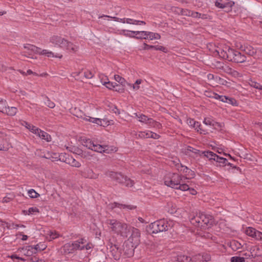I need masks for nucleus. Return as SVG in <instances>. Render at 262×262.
<instances>
[{
    "label": "nucleus",
    "instance_id": "1",
    "mask_svg": "<svg viewBox=\"0 0 262 262\" xmlns=\"http://www.w3.org/2000/svg\"><path fill=\"white\" fill-rule=\"evenodd\" d=\"M214 54L215 56L218 55L223 59L235 63H243L246 60V57L244 55L226 45L217 47Z\"/></svg>",
    "mask_w": 262,
    "mask_h": 262
},
{
    "label": "nucleus",
    "instance_id": "2",
    "mask_svg": "<svg viewBox=\"0 0 262 262\" xmlns=\"http://www.w3.org/2000/svg\"><path fill=\"white\" fill-rule=\"evenodd\" d=\"M186 178L185 176H183L181 174L169 172L164 178V184L172 188L186 191L189 189V185L184 181V178Z\"/></svg>",
    "mask_w": 262,
    "mask_h": 262
},
{
    "label": "nucleus",
    "instance_id": "3",
    "mask_svg": "<svg viewBox=\"0 0 262 262\" xmlns=\"http://www.w3.org/2000/svg\"><path fill=\"white\" fill-rule=\"evenodd\" d=\"M191 224L201 229H208L213 225V218L212 215L203 212H199L190 220Z\"/></svg>",
    "mask_w": 262,
    "mask_h": 262
},
{
    "label": "nucleus",
    "instance_id": "4",
    "mask_svg": "<svg viewBox=\"0 0 262 262\" xmlns=\"http://www.w3.org/2000/svg\"><path fill=\"white\" fill-rule=\"evenodd\" d=\"M104 174L118 184L127 187L134 186L135 182L120 172H116L109 170L105 171Z\"/></svg>",
    "mask_w": 262,
    "mask_h": 262
},
{
    "label": "nucleus",
    "instance_id": "5",
    "mask_svg": "<svg viewBox=\"0 0 262 262\" xmlns=\"http://www.w3.org/2000/svg\"><path fill=\"white\" fill-rule=\"evenodd\" d=\"M174 225L172 220L161 219L157 220L149 225V228L152 233L165 232L171 229Z\"/></svg>",
    "mask_w": 262,
    "mask_h": 262
},
{
    "label": "nucleus",
    "instance_id": "6",
    "mask_svg": "<svg viewBox=\"0 0 262 262\" xmlns=\"http://www.w3.org/2000/svg\"><path fill=\"white\" fill-rule=\"evenodd\" d=\"M50 41L55 46L64 49L71 53H76L78 49L77 46L61 36L54 35L50 38Z\"/></svg>",
    "mask_w": 262,
    "mask_h": 262
},
{
    "label": "nucleus",
    "instance_id": "7",
    "mask_svg": "<svg viewBox=\"0 0 262 262\" xmlns=\"http://www.w3.org/2000/svg\"><path fill=\"white\" fill-rule=\"evenodd\" d=\"M75 251L90 250L93 248V244L90 242H87L84 238H80L73 242Z\"/></svg>",
    "mask_w": 262,
    "mask_h": 262
},
{
    "label": "nucleus",
    "instance_id": "8",
    "mask_svg": "<svg viewBox=\"0 0 262 262\" xmlns=\"http://www.w3.org/2000/svg\"><path fill=\"white\" fill-rule=\"evenodd\" d=\"M106 223L108 225V227L111 229L112 231L118 234H120L123 223H121L115 219H107Z\"/></svg>",
    "mask_w": 262,
    "mask_h": 262
},
{
    "label": "nucleus",
    "instance_id": "9",
    "mask_svg": "<svg viewBox=\"0 0 262 262\" xmlns=\"http://www.w3.org/2000/svg\"><path fill=\"white\" fill-rule=\"evenodd\" d=\"M234 2L231 0H216L215 6L221 9L229 8V10H225L227 12L231 11L232 7L234 5Z\"/></svg>",
    "mask_w": 262,
    "mask_h": 262
},
{
    "label": "nucleus",
    "instance_id": "10",
    "mask_svg": "<svg viewBox=\"0 0 262 262\" xmlns=\"http://www.w3.org/2000/svg\"><path fill=\"white\" fill-rule=\"evenodd\" d=\"M112 255L115 260H119L123 256L122 249L117 244H112L111 246Z\"/></svg>",
    "mask_w": 262,
    "mask_h": 262
},
{
    "label": "nucleus",
    "instance_id": "11",
    "mask_svg": "<svg viewBox=\"0 0 262 262\" xmlns=\"http://www.w3.org/2000/svg\"><path fill=\"white\" fill-rule=\"evenodd\" d=\"M24 48L29 51H30L32 52L37 53L40 55H45L46 56L47 55L49 51L47 50H41L40 48L31 44L25 45L24 46Z\"/></svg>",
    "mask_w": 262,
    "mask_h": 262
},
{
    "label": "nucleus",
    "instance_id": "12",
    "mask_svg": "<svg viewBox=\"0 0 262 262\" xmlns=\"http://www.w3.org/2000/svg\"><path fill=\"white\" fill-rule=\"evenodd\" d=\"M203 123L207 125H209L214 128L216 127L221 128L222 127L221 123L215 121L212 117L205 118Z\"/></svg>",
    "mask_w": 262,
    "mask_h": 262
},
{
    "label": "nucleus",
    "instance_id": "13",
    "mask_svg": "<svg viewBox=\"0 0 262 262\" xmlns=\"http://www.w3.org/2000/svg\"><path fill=\"white\" fill-rule=\"evenodd\" d=\"M182 152L184 154L186 155H189V156H191L190 153L192 152L195 155H200V150L199 149H196L190 146H186V147H184L182 149Z\"/></svg>",
    "mask_w": 262,
    "mask_h": 262
},
{
    "label": "nucleus",
    "instance_id": "14",
    "mask_svg": "<svg viewBox=\"0 0 262 262\" xmlns=\"http://www.w3.org/2000/svg\"><path fill=\"white\" fill-rule=\"evenodd\" d=\"M72 243H68L65 244L62 247L63 253L66 254L74 253L75 249Z\"/></svg>",
    "mask_w": 262,
    "mask_h": 262
},
{
    "label": "nucleus",
    "instance_id": "15",
    "mask_svg": "<svg viewBox=\"0 0 262 262\" xmlns=\"http://www.w3.org/2000/svg\"><path fill=\"white\" fill-rule=\"evenodd\" d=\"M131 228L132 227L123 223L121 227V232L119 235L121 236L127 237L130 232Z\"/></svg>",
    "mask_w": 262,
    "mask_h": 262
},
{
    "label": "nucleus",
    "instance_id": "16",
    "mask_svg": "<svg viewBox=\"0 0 262 262\" xmlns=\"http://www.w3.org/2000/svg\"><path fill=\"white\" fill-rule=\"evenodd\" d=\"M241 48L245 53L249 56H253L256 53V50L250 45H244Z\"/></svg>",
    "mask_w": 262,
    "mask_h": 262
},
{
    "label": "nucleus",
    "instance_id": "17",
    "mask_svg": "<svg viewBox=\"0 0 262 262\" xmlns=\"http://www.w3.org/2000/svg\"><path fill=\"white\" fill-rule=\"evenodd\" d=\"M130 232H132V234L129 239H132L133 241L134 240L135 242H138L140 236V230L137 228L132 227Z\"/></svg>",
    "mask_w": 262,
    "mask_h": 262
},
{
    "label": "nucleus",
    "instance_id": "18",
    "mask_svg": "<svg viewBox=\"0 0 262 262\" xmlns=\"http://www.w3.org/2000/svg\"><path fill=\"white\" fill-rule=\"evenodd\" d=\"M17 112V108L16 107H5L2 111V113H5L8 116H13L16 115Z\"/></svg>",
    "mask_w": 262,
    "mask_h": 262
},
{
    "label": "nucleus",
    "instance_id": "19",
    "mask_svg": "<svg viewBox=\"0 0 262 262\" xmlns=\"http://www.w3.org/2000/svg\"><path fill=\"white\" fill-rule=\"evenodd\" d=\"M132 33L135 35V38L137 39H147L148 38V31H132Z\"/></svg>",
    "mask_w": 262,
    "mask_h": 262
},
{
    "label": "nucleus",
    "instance_id": "20",
    "mask_svg": "<svg viewBox=\"0 0 262 262\" xmlns=\"http://www.w3.org/2000/svg\"><path fill=\"white\" fill-rule=\"evenodd\" d=\"M113 207H118L120 209H124L127 210H134L136 208V206L132 205H125L123 204H120L117 202H114L113 204Z\"/></svg>",
    "mask_w": 262,
    "mask_h": 262
},
{
    "label": "nucleus",
    "instance_id": "21",
    "mask_svg": "<svg viewBox=\"0 0 262 262\" xmlns=\"http://www.w3.org/2000/svg\"><path fill=\"white\" fill-rule=\"evenodd\" d=\"M107 147V146L106 145H101L98 144H95L94 145V147L92 149V150H94L96 152H106L108 153V149L106 148Z\"/></svg>",
    "mask_w": 262,
    "mask_h": 262
},
{
    "label": "nucleus",
    "instance_id": "22",
    "mask_svg": "<svg viewBox=\"0 0 262 262\" xmlns=\"http://www.w3.org/2000/svg\"><path fill=\"white\" fill-rule=\"evenodd\" d=\"M123 257H129L133 255L134 250L132 248H127V245L123 246V249H122Z\"/></svg>",
    "mask_w": 262,
    "mask_h": 262
},
{
    "label": "nucleus",
    "instance_id": "23",
    "mask_svg": "<svg viewBox=\"0 0 262 262\" xmlns=\"http://www.w3.org/2000/svg\"><path fill=\"white\" fill-rule=\"evenodd\" d=\"M22 250L24 253V254L27 256H32L33 254L36 253L33 246H26L23 248Z\"/></svg>",
    "mask_w": 262,
    "mask_h": 262
},
{
    "label": "nucleus",
    "instance_id": "24",
    "mask_svg": "<svg viewBox=\"0 0 262 262\" xmlns=\"http://www.w3.org/2000/svg\"><path fill=\"white\" fill-rule=\"evenodd\" d=\"M139 121L149 124L154 122V119L150 118H148L147 116L144 114H141L139 115Z\"/></svg>",
    "mask_w": 262,
    "mask_h": 262
},
{
    "label": "nucleus",
    "instance_id": "25",
    "mask_svg": "<svg viewBox=\"0 0 262 262\" xmlns=\"http://www.w3.org/2000/svg\"><path fill=\"white\" fill-rule=\"evenodd\" d=\"M258 230L251 227L247 228L245 231V233L247 235L255 238V239L256 238L257 233H258Z\"/></svg>",
    "mask_w": 262,
    "mask_h": 262
},
{
    "label": "nucleus",
    "instance_id": "26",
    "mask_svg": "<svg viewBox=\"0 0 262 262\" xmlns=\"http://www.w3.org/2000/svg\"><path fill=\"white\" fill-rule=\"evenodd\" d=\"M81 143L82 145L91 150H92L94 145V143L91 140L86 138L81 139Z\"/></svg>",
    "mask_w": 262,
    "mask_h": 262
},
{
    "label": "nucleus",
    "instance_id": "27",
    "mask_svg": "<svg viewBox=\"0 0 262 262\" xmlns=\"http://www.w3.org/2000/svg\"><path fill=\"white\" fill-rule=\"evenodd\" d=\"M37 135L42 139L46 140L47 142H49L51 140V137L47 133L39 129L38 133Z\"/></svg>",
    "mask_w": 262,
    "mask_h": 262
},
{
    "label": "nucleus",
    "instance_id": "28",
    "mask_svg": "<svg viewBox=\"0 0 262 262\" xmlns=\"http://www.w3.org/2000/svg\"><path fill=\"white\" fill-rule=\"evenodd\" d=\"M202 154H203L204 156L209 159V160L215 161V159L217 155L211 151H204L202 152Z\"/></svg>",
    "mask_w": 262,
    "mask_h": 262
},
{
    "label": "nucleus",
    "instance_id": "29",
    "mask_svg": "<svg viewBox=\"0 0 262 262\" xmlns=\"http://www.w3.org/2000/svg\"><path fill=\"white\" fill-rule=\"evenodd\" d=\"M66 162L71 166L75 167H79L81 166V164L72 157L67 158Z\"/></svg>",
    "mask_w": 262,
    "mask_h": 262
},
{
    "label": "nucleus",
    "instance_id": "30",
    "mask_svg": "<svg viewBox=\"0 0 262 262\" xmlns=\"http://www.w3.org/2000/svg\"><path fill=\"white\" fill-rule=\"evenodd\" d=\"M215 161L217 163V164L216 165L217 166H224L227 164V159L217 155Z\"/></svg>",
    "mask_w": 262,
    "mask_h": 262
},
{
    "label": "nucleus",
    "instance_id": "31",
    "mask_svg": "<svg viewBox=\"0 0 262 262\" xmlns=\"http://www.w3.org/2000/svg\"><path fill=\"white\" fill-rule=\"evenodd\" d=\"M9 148L8 142L2 136H0V150H7Z\"/></svg>",
    "mask_w": 262,
    "mask_h": 262
},
{
    "label": "nucleus",
    "instance_id": "32",
    "mask_svg": "<svg viewBox=\"0 0 262 262\" xmlns=\"http://www.w3.org/2000/svg\"><path fill=\"white\" fill-rule=\"evenodd\" d=\"M47 245L44 243H39L35 246H33L35 251L36 253L38 251H42L45 250L47 248Z\"/></svg>",
    "mask_w": 262,
    "mask_h": 262
},
{
    "label": "nucleus",
    "instance_id": "33",
    "mask_svg": "<svg viewBox=\"0 0 262 262\" xmlns=\"http://www.w3.org/2000/svg\"><path fill=\"white\" fill-rule=\"evenodd\" d=\"M230 246L234 251H236L242 248L241 244L236 241H232L231 242Z\"/></svg>",
    "mask_w": 262,
    "mask_h": 262
},
{
    "label": "nucleus",
    "instance_id": "34",
    "mask_svg": "<svg viewBox=\"0 0 262 262\" xmlns=\"http://www.w3.org/2000/svg\"><path fill=\"white\" fill-rule=\"evenodd\" d=\"M84 176L90 179H96L98 178V174L95 173L92 169H88Z\"/></svg>",
    "mask_w": 262,
    "mask_h": 262
},
{
    "label": "nucleus",
    "instance_id": "35",
    "mask_svg": "<svg viewBox=\"0 0 262 262\" xmlns=\"http://www.w3.org/2000/svg\"><path fill=\"white\" fill-rule=\"evenodd\" d=\"M44 103L47 106L51 108H53L55 106L54 102L52 101L47 96H44Z\"/></svg>",
    "mask_w": 262,
    "mask_h": 262
},
{
    "label": "nucleus",
    "instance_id": "36",
    "mask_svg": "<svg viewBox=\"0 0 262 262\" xmlns=\"http://www.w3.org/2000/svg\"><path fill=\"white\" fill-rule=\"evenodd\" d=\"M191 258L189 256L185 255H179L177 257V261L178 262H190Z\"/></svg>",
    "mask_w": 262,
    "mask_h": 262
},
{
    "label": "nucleus",
    "instance_id": "37",
    "mask_svg": "<svg viewBox=\"0 0 262 262\" xmlns=\"http://www.w3.org/2000/svg\"><path fill=\"white\" fill-rule=\"evenodd\" d=\"M23 213L25 215H30L33 214L36 212H39V210L36 207H30L27 210H23Z\"/></svg>",
    "mask_w": 262,
    "mask_h": 262
},
{
    "label": "nucleus",
    "instance_id": "38",
    "mask_svg": "<svg viewBox=\"0 0 262 262\" xmlns=\"http://www.w3.org/2000/svg\"><path fill=\"white\" fill-rule=\"evenodd\" d=\"M133 31L127 30H122L120 33V35H124L126 37H128L130 38H135V35H133V33H132Z\"/></svg>",
    "mask_w": 262,
    "mask_h": 262
},
{
    "label": "nucleus",
    "instance_id": "39",
    "mask_svg": "<svg viewBox=\"0 0 262 262\" xmlns=\"http://www.w3.org/2000/svg\"><path fill=\"white\" fill-rule=\"evenodd\" d=\"M27 126V128H28L32 133L35 134H36L37 133H38V132L39 130L40 129H39L38 128L36 127V126L33 125H31L30 124H29L27 122H25Z\"/></svg>",
    "mask_w": 262,
    "mask_h": 262
},
{
    "label": "nucleus",
    "instance_id": "40",
    "mask_svg": "<svg viewBox=\"0 0 262 262\" xmlns=\"http://www.w3.org/2000/svg\"><path fill=\"white\" fill-rule=\"evenodd\" d=\"M147 34H148V38H149L150 40L159 39L161 38L160 35L157 33H154V32L148 31Z\"/></svg>",
    "mask_w": 262,
    "mask_h": 262
},
{
    "label": "nucleus",
    "instance_id": "41",
    "mask_svg": "<svg viewBox=\"0 0 262 262\" xmlns=\"http://www.w3.org/2000/svg\"><path fill=\"white\" fill-rule=\"evenodd\" d=\"M104 17L111 18L113 19L116 21L121 22V23H122L124 24L125 23V18H119L117 17H112V16H111L109 15H102L99 16V18H102V17Z\"/></svg>",
    "mask_w": 262,
    "mask_h": 262
},
{
    "label": "nucleus",
    "instance_id": "42",
    "mask_svg": "<svg viewBox=\"0 0 262 262\" xmlns=\"http://www.w3.org/2000/svg\"><path fill=\"white\" fill-rule=\"evenodd\" d=\"M224 102H226L228 104H232L233 106L237 105V102L234 98L229 97L227 96V99L224 100Z\"/></svg>",
    "mask_w": 262,
    "mask_h": 262
},
{
    "label": "nucleus",
    "instance_id": "43",
    "mask_svg": "<svg viewBox=\"0 0 262 262\" xmlns=\"http://www.w3.org/2000/svg\"><path fill=\"white\" fill-rule=\"evenodd\" d=\"M114 90L119 93H122L124 92V85L118 84L115 83Z\"/></svg>",
    "mask_w": 262,
    "mask_h": 262
},
{
    "label": "nucleus",
    "instance_id": "44",
    "mask_svg": "<svg viewBox=\"0 0 262 262\" xmlns=\"http://www.w3.org/2000/svg\"><path fill=\"white\" fill-rule=\"evenodd\" d=\"M28 194L31 198L35 199L39 196V194L36 192L33 189H31L28 191Z\"/></svg>",
    "mask_w": 262,
    "mask_h": 262
},
{
    "label": "nucleus",
    "instance_id": "45",
    "mask_svg": "<svg viewBox=\"0 0 262 262\" xmlns=\"http://www.w3.org/2000/svg\"><path fill=\"white\" fill-rule=\"evenodd\" d=\"M102 84L105 85L107 89L110 90H114V85L116 82H112L110 81H103L102 79L101 80Z\"/></svg>",
    "mask_w": 262,
    "mask_h": 262
},
{
    "label": "nucleus",
    "instance_id": "46",
    "mask_svg": "<svg viewBox=\"0 0 262 262\" xmlns=\"http://www.w3.org/2000/svg\"><path fill=\"white\" fill-rule=\"evenodd\" d=\"M114 78L115 80L119 83L121 85H124L125 84V83L126 82L124 78H122L119 75H114Z\"/></svg>",
    "mask_w": 262,
    "mask_h": 262
},
{
    "label": "nucleus",
    "instance_id": "47",
    "mask_svg": "<svg viewBox=\"0 0 262 262\" xmlns=\"http://www.w3.org/2000/svg\"><path fill=\"white\" fill-rule=\"evenodd\" d=\"M231 262H245V259L243 257L233 256L231 258Z\"/></svg>",
    "mask_w": 262,
    "mask_h": 262
},
{
    "label": "nucleus",
    "instance_id": "48",
    "mask_svg": "<svg viewBox=\"0 0 262 262\" xmlns=\"http://www.w3.org/2000/svg\"><path fill=\"white\" fill-rule=\"evenodd\" d=\"M195 176V174L194 171H192V170H191L190 169L189 171H188V173H187V174L186 176H185L186 178H184V181H185L186 180L192 179V178H194Z\"/></svg>",
    "mask_w": 262,
    "mask_h": 262
},
{
    "label": "nucleus",
    "instance_id": "49",
    "mask_svg": "<svg viewBox=\"0 0 262 262\" xmlns=\"http://www.w3.org/2000/svg\"><path fill=\"white\" fill-rule=\"evenodd\" d=\"M217 63L218 64L217 65L218 68H219L220 69L223 70L224 71H225L227 73H229V72H231V71H232V69L229 68L228 67H226L225 68L223 66V63L222 62H217Z\"/></svg>",
    "mask_w": 262,
    "mask_h": 262
},
{
    "label": "nucleus",
    "instance_id": "50",
    "mask_svg": "<svg viewBox=\"0 0 262 262\" xmlns=\"http://www.w3.org/2000/svg\"><path fill=\"white\" fill-rule=\"evenodd\" d=\"M187 123L189 126H190L191 127H192V126L195 125H198V121H196L194 119L190 118H188L187 119Z\"/></svg>",
    "mask_w": 262,
    "mask_h": 262
},
{
    "label": "nucleus",
    "instance_id": "51",
    "mask_svg": "<svg viewBox=\"0 0 262 262\" xmlns=\"http://www.w3.org/2000/svg\"><path fill=\"white\" fill-rule=\"evenodd\" d=\"M180 13L183 15L191 16V11L186 9H181Z\"/></svg>",
    "mask_w": 262,
    "mask_h": 262
},
{
    "label": "nucleus",
    "instance_id": "52",
    "mask_svg": "<svg viewBox=\"0 0 262 262\" xmlns=\"http://www.w3.org/2000/svg\"><path fill=\"white\" fill-rule=\"evenodd\" d=\"M214 98L217 100H219L222 102H224V100L227 99L226 96H223V95H220L216 93H215V94L214 95Z\"/></svg>",
    "mask_w": 262,
    "mask_h": 262
},
{
    "label": "nucleus",
    "instance_id": "53",
    "mask_svg": "<svg viewBox=\"0 0 262 262\" xmlns=\"http://www.w3.org/2000/svg\"><path fill=\"white\" fill-rule=\"evenodd\" d=\"M155 50L161 51L165 53L168 52V50L167 48L161 46H155Z\"/></svg>",
    "mask_w": 262,
    "mask_h": 262
},
{
    "label": "nucleus",
    "instance_id": "54",
    "mask_svg": "<svg viewBox=\"0 0 262 262\" xmlns=\"http://www.w3.org/2000/svg\"><path fill=\"white\" fill-rule=\"evenodd\" d=\"M202 257V260L205 262H207L211 260V256L208 253H203Z\"/></svg>",
    "mask_w": 262,
    "mask_h": 262
},
{
    "label": "nucleus",
    "instance_id": "55",
    "mask_svg": "<svg viewBox=\"0 0 262 262\" xmlns=\"http://www.w3.org/2000/svg\"><path fill=\"white\" fill-rule=\"evenodd\" d=\"M7 105V102L5 100L3 99L0 98V112H2V111L4 110L5 107V106Z\"/></svg>",
    "mask_w": 262,
    "mask_h": 262
},
{
    "label": "nucleus",
    "instance_id": "56",
    "mask_svg": "<svg viewBox=\"0 0 262 262\" xmlns=\"http://www.w3.org/2000/svg\"><path fill=\"white\" fill-rule=\"evenodd\" d=\"M48 57H56V58H62V56L61 55H59V54L54 55V54L51 51H48V54L46 55Z\"/></svg>",
    "mask_w": 262,
    "mask_h": 262
},
{
    "label": "nucleus",
    "instance_id": "57",
    "mask_svg": "<svg viewBox=\"0 0 262 262\" xmlns=\"http://www.w3.org/2000/svg\"><path fill=\"white\" fill-rule=\"evenodd\" d=\"M155 46L149 45L146 43H144L142 49L144 50H148L152 49H155Z\"/></svg>",
    "mask_w": 262,
    "mask_h": 262
},
{
    "label": "nucleus",
    "instance_id": "58",
    "mask_svg": "<svg viewBox=\"0 0 262 262\" xmlns=\"http://www.w3.org/2000/svg\"><path fill=\"white\" fill-rule=\"evenodd\" d=\"M84 76L86 78L91 79L94 76V74L91 71H86L84 72Z\"/></svg>",
    "mask_w": 262,
    "mask_h": 262
},
{
    "label": "nucleus",
    "instance_id": "59",
    "mask_svg": "<svg viewBox=\"0 0 262 262\" xmlns=\"http://www.w3.org/2000/svg\"><path fill=\"white\" fill-rule=\"evenodd\" d=\"M49 236H50V239H55V238H57L59 236V235L57 232H56L55 231V232L51 231L50 232Z\"/></svg>",
    "mask_w": 262,
    "mask_h": 262
},
{
    "label": "nucleus",
    "instance_id": "60",
    "mask_svg": "<svg viewBox=\"0 0 262 262\" xmlns=\"http://www.w3.org/2000/svg\"><path fill=\"white\" fill-rule=\"evenodd\" d=\"M181 169L182 170H181V172L184 173L183 176H186L188 173V171H189V170H190V169L188 167L185 165H184L183 168Z\"/></svg>",
    "mask_w": 262,
    "mask_h": 262
},
{
    "label": "nucleus",
    "instance_id": "61",
    "mask_svg": "<svg viewBox=\"0 0 262 262\" xmlns=\"http://www.w3.org/2000/svg\"><path fill=\"white\" fill-rule=\"evenodd\" d=\"M251 85L256 89H258V90H261V85H260L259 83H257V82H252Z\"/></svg>",
    "mask_w": 262,
    "mask_h": 262
},
{
    "label": "nucleus",
    "instance_id": "62",
    "mask_svg": "<svg viewBox=\"0 0 262 262\" xmlns=\"http://www.w3.org/2000/svg\"><path fill=\"white\" fill-rule=\"evenodd\" d=\"M201 13L198 12L191 11V16L193 18H200Z\"/></svg>",
    "mask_w": 262,
    "mask_h": 262
},
{
    "label": "nucleus",
    "instance_id": "63",
    "mask_svg": "<svg viewBox=\"0 0 262 262\" xmlns=\"http://www.w3.org/2000/svg\"><path fill=\"white\" fill-rule=\"evenodd\" d=\"M149 125L159 128L162 126L161 124H160L159 122L155 121L154 120V122L152 123H150Z\"/></svg>",
    "mask_w": 262,
    "mask_h": 262
},
{
    "label": "nucleus",
    "instance_id": "64",
    "mask_svg": "<svg viewBox=\"0 0 262 262\" xmlns=\"http://www.w3.org/2000/svg\"><path fill=\"white\" fill-rule=\"evenodd\" d=\"M30 261L32 262H42V259H39L36 257H33L30 258Z\"/></svg>",
    "mask_w": 262,
    "mask_h": 262
}]
</instances>
